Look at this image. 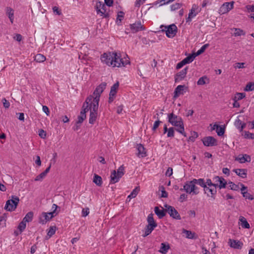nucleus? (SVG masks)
I'll list each match as a JSON object with an SVG mask.
<instances>
[{
    "mask_svg": "<svg viewBox=\"0 0 254 254\" xmlns=\"http://www.w3.org/2000/svg\"><path fill=\"white\" fill-rule=\"evenodd\" d=\"M99 101L95 102L93 96L90 95L87 97L84 102L81 111H97Z\"/></svg>",
    "mask_w": 254,
    "mask_h": 254,
    "instance_id": "obj_1",
    "label": "nucleus"
},
{
    "mask_svg": "<svg viewBox=\"0 0 254 254\" xmlns=\"http://www.w3.org/2000/svg\"><path fill=\"white\" fill-rule=\"evenodd\" d=\"M113 67H122L125 66L127 64H130V62L128 58H121L120 54H117L114 52V55L113 56Z\"/></svg>",
    "mask_w": 254,
    "mask_h": 254,
    "instance_id": "obj_2",
    "label": "nucleus"
},
{
    "mask_svg": "<svg viewBox=\"0 0 254 254\" xmlns=\"http://www.w3.org/2000/svg\"><path fill=\"white\" fill-rule=\"evenodd\" d=\"M125 168L124 165H121L116 171V170H113L112 171L110 178V184H114L116 183H118L120 179L124 176L125 174Z\"/></svg>",
    "mask_w": 254,
    "mask_h": 254,
    "instance_id": "obj_3",
    "label": "nucleus"
},
{
    "mask_svg": "<svg viewBox=\"0 0 254 254\" xmlns=\"http://www.w3.org/2000/svg\"><path fill=\"white\" fill-rule=\"evenodd\" d=\"M19 202V198L15 195H12L11 198L6 201L4 209L8 211H12L16 208Z\"/></svg>",
    "mask_w": 254,
    "mask_h": 254,
    "instance_id": "obj_4",
    "label": "nucleus"
},
{
    "mask_svg": "<svg viewBox=\"0 0 254 254\" xmlns=\"http://www.w3.org/2000/svg\"><path fill=\"white\" fill-rule=\"evenodd\" d=\"M164 207L166 208V211L170 217L176 220L181 219V217L179 212L173 206L165 204Z\"/></svg>",
    "mask_w": 254,
    "mask_h": 254,
    "instance_id": "obj_5",
    "label": "nucleus"
},
{
    "mask_svg": "<svg viewBox=\"0 0 254 254\" xmlns=\"http://www.w3.org/2000/svg\"><path fill=\"white\" fill-rule=\"evenodd\" d=\"M169 122L172 125L175 127H178L180 125L183 123L182 118L175 115L173 112L168 114Z\"/></svg>",
    "mask_w": 254,
    "mask_h": 254,
    "instance_id": "obj_6",
    "label": "nucleus"
},
{
    "mask_svg": "<svg viewBox=\"0 0 254 254\" xmlns=\"http://www.w3.org/2000/svg\"><path fill=\"white\" fill-rule=\"evenodd\" d=\"M147 225L145 226V230L152 232L153 230L157 227V224L155 222L152 213L149 214L147 218Z\"/></svg>",
    "mask_w": 254,
    "mask_h": 254,
    "instance_id": "obj_7",
    "label": "nucleus"
},
{
    "mask_svg": "<svg viewBox=\"0 0 254 254\" xmlns=\"http://www.w3.org/2000/svg\"><path fill=\"white\" fill-rule=\"evenodd\" d=\"M162 31H165L168 37L173 38L177 34V27L175 24H172L168 26H165V29H163Z\"/></svg>",
    "mask_w": 254,
    "mask_h": 254,
    "instance_id": "obj_8",
    "label": "nucleus"
},
{
    "mask_svg": "<svg viewBox=\"0 0 254 254\" xmlns=\"http://www.w3.org/2000/svg\"><path fill=\"white\" fill-rule=\"evenodd\" d=\"M106 85L107 83L104 82L97 86L93 92V97L95 98V102L100 100L101 94L106 88Z\"/></svg>",
    "mask_w": 254,
    "mask_h": 254,
    "instance_id": "obj_9",
    "label": "nucleus"
},
{
    "mask_svg": "<svg viewBox=\"0 0 254 254\" xmlns=\"http://www.w3.org/2000/svg\"><path fill=\"white\" fill-rule=\"evenodd\" d=\"M201 141L204 146L206 147L215 146L218 145L217 139L211 136L204 137Z\"/></svg>",
    "mask_w": 254,
    "mask_h": 254,
    "instance_id": "obj_10",
    "label": "nucleus"
},
{
    "mask_svg": "<svg viewBox=\"0 0 254 254\" xmlns=\"http://www.w3.org/2000/svg\"><path fill=\"white\" fill-rule=\"evenodd\" d=\"M185 190L186 192L189 194L196 195L199 193V189L196 185H188V184H185L183 189H181L180 190Z\"/></svg>",
    "mask_w": 254,
    "mask_h": 254,
    "instance_id": "obj_11",
    "label": "nucleus"
},
{
    "mask_svg": "<svg viewBox=\"0 0 254 254\" xmlns=\"http://www.w3.org/2000/svg\"><path fill=\"white\" fill-rule=\"evenodd\" d=\"M114 52H109L104 53L101 57L102 62L105 63L107 65L110 66L113 64V56Z\"/></svg>",
    "mask_w": 254,
    "mask_h": 254,
    "instance_id": "obj_12",
    "label": "nucleus"
},
{
    "mask_svg": "<svg viewBox=\"0 0 254 254\" xmlns=\"http://www.w3.org/2000/svg\"><path fill=\"white\" fill-rule=\"evenodd\" d=\"M234 1L225 2L220 7L219 13L220 14H225L228 12L234 7Z\"/></svg>",
    "mask_w": 254,
    "mask_h": 254,
    "instance_id": "obj_13",
    "label": "nucleus"
},
{
    "mask_svg": "<svg viewBox=\"0 0 254 254\" xmlns=\"http://www.w3.org/2000/svg\"><path fill=\"white\" fill-rule=\"evenodd\" d=\"M86 112H80V115L78 116L77 120L72 128L74 131H77L80 128L82 123L86 118Z\"/></svg>",
    "mask_w": 254,
    "mask_h": 254,
    "instance_id": "obj_14",
    "label": "nucleus"
},
{
    "mask_svg": "<svg viewBox=\"0 0 254 254\" xmlns=\"http://www.w3.org/2000/svg\"><path fill=\"white\" fill-rule=\"evenodd\" d=\"M55 216L54 215L49 214V212H42L39 217V223L44 225L46 223L52 219Z\"/></svg>",
    "mask_w": 254,
    "mask_h": 254,
    "instance_id": "obj_15",
    "label": "nucleus"
},
{
    "mask_svg": "<svg viewBox=\"0 0 254 254\" xmlns=\"http://www.w3.org/2000/svg\"><path fill=\"white\" fill-rule=\"evenodd\" d=\"M129 27L131 32L133 33L145 30L144 27L142 25L141 22L140 20L130 24Z\"/></svg>",
    "mask_w": 254,
    "mask_h": 254,
    "instance_id": "obj_16",
    "label": "nucleus"
},
{
    "mask_svg": "<svg viewBox=\"0 0 254 254\" xmlns=\"http://www.w3.org/2000/svg\"><path fill=\"white\" fill-rule=\"evenodd\" d=\"M211 126V130H215L217 135L219 136H223L225 133V127L223 125H219L215 123L213 126L212 124L210 125Z\"/></svg>",
    "mask_w": 254,
    "mask_h": 254,
    "instance_id": "obj_17",
    "label": "nucleus"
},
{
    "mask_svg": "<svg viewBox=\"0 0 254 254\" xmlns=\"http://www.w3.org/2000/svg\"><path fill=\"white\" fill-rule=\"evenodd\" d=\"M188 70V67L187 66L180 72L177 73L175 76V82H178L182 80L186 77Z\"/></svg>",
    "mask_w": 254,
    "mask_h": 254,
    "instance_id": "obj_18",
    "label": "nucleus"
},
{
    "mask_svg": "<svg viewBox=\"0 0 254 254\" xmlns=\"http://www.w3.org/2000/svg\"><path fill=\"white\" fill-rule=\"evenodd\" d=\"M204 193L209 197H211L213 199L215 198V194L217 193V190L215 188H212V187H205L203 188Z\"/></svg>",
    "mask_w": 254,
    "mask_h": 254,
    "instance_id": "obj_19",
    "label": "nucleus"
},
{
    "mask_svg": "<svg viewBox=\"0 0 254 254\" xmlns=\"http://www.w3.org/2000/svg\"><path fill=\"white\" fill-rule=\"evenodd\" d=\"M228 244L230 247L238 250L241 249L243 246L242 242L231 239H229Z\"/></svg>",
    "mask_w": 254,
    "mask_h": 254,
    "instance_id": "obj_20",
    "label": "nucleus"
},
{
    "mask_svg": "<svg viewBox=\"0 0 254 254\" xmlns=\"http://www.w3.org/2000/svg\"><path fill=\"white\" fill-rule=\"evenodd\" d=\"M136 148L137 150V155L139 157L144 158L147 156V153L144 146L141 144H136Z\"/></svg>",
    "mask_w": 254,
    "mask_h": 254,
    "instance_id": "obj_21",
    "label": "nucleus"
},
{
    "mask_svg": "<svg viewBox=\"0 0 254 254\" xmlns=\"http://www.w3.org/2000/svg\"><path fill=\"white\" fill-rule=\"evenodd\" d=\"M235 160L238 161L240 163H245V162H250L251 158L250 155L245 154L238 155Z\"/></svg>",
    "mask_w": 254,
    "mask_h": 254,
    "instance_id": "obj_22",
    "label": "nucleus"
},
{
    "mask_svg": "<svg viewBox=\"0 0 254 254\" xmlns=\"http://www.w3.org/2000/svg\"><path fill=\"white\" fill-rule=\"evenodd\" d=\"M241 117V116L238 117L237 119L236 120L234 123V125L238 129L242 131L244 129V128H245L246 124L243 123L242 120L240 119Z\"/></svg>",
    "mask_w": 254,
    "mask_h": 254,
    "instance_id": "obj_23",
    "label": "nucleus"
},
{
    "mask_svg": "<svg viewBox=\"0 0 254 254\" xmlns=\"http://www.w3.org/2000/svg\"><path fill=\"white\" fill-rule=\"evenodd\" d=\"M187 88V87H186L185 85H178L175 89L174 97H179L180 95H183L184 89Z\"/></svg>",
    "mask_w": 254,
    "mask_h": 254,
    "instance_id": "obj_24",
    "label": "nucleus"
},
{
    "mask_svg": "<svg viewBox=\"0 0 254 254\" xmlns=\"http://www.w3.org/2000/svg\"><path fill=\"white\" fill-rule=\"evenodd\" d=\"M233 172L242 178H247L248 171L246 169H236L233 170Z\"/></svg>",
    "mask_w": 254,
    "mask_h": 254,
    "instance_id": "obj_25",
    "label": "nucleus"
},
{
    "mask_svg": "<svg viewBox=\"0 0 254 254\" xmlns=\"http://www.w3.org/2000/svg\"><path fill=\"white\" fill-rule=\"evenodd\" d=\"M166 208L160 209L158 206H155L154 208V212L159 219L163 218L166 215Z\"/></svg>",
    "mask_w": 254,
    "mask_h": 254,
    "instance_id": "obj_26",
    "label": "nucleus"
},
{
    "mask_svg": "<svg viewBox=\"0 0 254 254\" xmlns=\"http://www.w3.org/2000/svg\"><path fill=\"white\" fill-rule=\"evenodd\" d=\"M214 179H217L219 182L218 188L221 190L226 188L227 183L226 181L222 177L219 176L214 177Z\"/></svg>",
    "mask_w": 254,
    "mask_h": 254,
    "instance_id": "obj_27",
    "label": "nucleus"
},
{
    "mask_svg": "<svg viewBox=\"0 0 254 254\" xmlns=\"http://www.w3.org/2000/svg\"><path fill=\"white\" fill-rule=\"evenodd\" d=\"M5 12L11 23H13L14 20V10L10 7H6Z\"/></svg>",
    "mask_w": 254,
    "mask_h": 254,
    "instance_id": "obj_28",
    "label": "nucleus"
},
{
    "mask_svg": "<svg viewBox=\"0 0 254 254\" xmlns=\"http://www.w3.org/2000/svg\"><path fill=\"white\" fill-rule=\"evenodd\" d=\"M93 182L97 186L100 187L102 185V179L100 176L95 174L93 176Z\"/></svg>",
    "mask_w": 254,
    "mask_h": 254,
    "instance_id": "obj_29",
    "label": "nucleus"
},
{
    "mask_svg": "<svg viewBox=\"0 0 254 254\" xmlns=\"http://www.w3.org/2000/svg\"><path fill=\"white\" fill-rule=\"evenodd\" d=\"M170 248V245L167 243H162L161 244V248L159 252L162 254H166Z\"/></svg>",
    "mask_w": 254,
    "mask_h": 254,
    "instance_id": "obj_30",
    "label": "nucleus"
},
{
    "mask_svg": "<svg viewBox=\"0 0 254 254\" xmlns=\"http://www.w3.org/2000/svg\"><path fill=\"white\" fill-rule=\"evenodd\" d=\"M139 190L140 189L139 187H136L133 190L130 194L128 195L127 197V200L128 199V201H130L131 199L135 197L138 193Z\"/></svg>",
    "mask_w": 254,
    "mask_h": 254,
    "instance_id": "obj_31",
    "label": "nucleus"
},
{
    "mask_svg": "<svg viewBox=\"0 0 254 254\" xmlns=\"http://www.w3.org/2000/svg\"><path fill=\"white\" fill-rule=\"evenodd\" d=\"M119 82L117 81L116 83L113 84V86L111 87V90L110 93L111 94L112 96H116L117 90L119 88Z\"/></svg>",
    "mask_w": 254,
    "mask_h": 254,
    "instance_id": "obj_32",
    "label": "nucleus"
},
{
    "mask_svg": "<svg viewBox=\"0 0 254 254\" xmlns=\"http://www.w3.org/2000/svg\"><path fill=\"white\" fill-rule=\"evenodd\" d=\"M239 220L241 221V225L243 228L246 229H249L250 228V224L245 217L241 216Z\"/></svg>",
    "mask_w": 254,
    "mask_h": 254,
    "instance_id": "obj_33",
    "label": "nucleus"
},
{
    "mask_svg": "<svg viewBox=\"0 0 254 254\" xmlns=\"http://www.w3.org/2000/svg\"><path fill=\"white\" fill-rule=\"evenodd\" d=\"M34 216V213L32 211L28 212L25 217L23 218V220L26 222H29L32 221Z\"/></svg>",
    "mask_w": 254,
    "mask_h": 254,
    "instance_id": "obj_34",
    "label": "nucleus"
},
{
    "mask_svg": "<svg viewBox=\"0 0 254 254\" xmlns=\"http://www.w3.org/2000/svg\"><path fill=\"white\" fill-rule=\"evenodd\" d=\"M98 112H90L89 123L90 124H94L96 120Z\"/></svg>",
    "mask_w": 254,
    "mask_h": 254,
    "instance_id": "obj_35",
    "label": "nucleus"
},
{
    "mask_svg": "<svg viewBox=\"0 0 254 254\" xmlns=\"http://www.w3.org/2000/svg\"><path fill=\"white\" fill-rule=\"evenodd\" d=\"M198 136V133L195 131H192L190 132V136L188 139V142H193L195 140V139Z\"/></svg>",
    "mask_w": 254,
    "mask_h": 254,
    "instance_id": "obj_36",
    "label": "nucleus"
},
{
    "mask_svg": "<svg viewBox=\"0 0 254 254\" xmlns=\"http://www.w3.org/2000/svg\"><path fill=\"white\" fill-rule=\"evenodd\" d=\"M6 213H4L0 216V226H1V227H4L6 226Z\"/></svg>",
    "mask_w": 254,
    "mask_h": 254,
    "instance_id": "obj_37",
    "label": "nucleus"
},
{
    "mask_svg": "<svg viewBox=\"0 0 254 254\" xmlns=\"http://www.w3.org/2000/svg\"><path fill=\"white\" fill-rule=\"evenodd\" d=\"M46 60V57L43 55L41 54H38L35 56L34 60L38 63H42Z\"/></svg>",
    "mask_w": 254,
    "mask_h": 254,
    "instance_id": "obj_38",
    "label": "nucleus"
},
{
    "mask_svg": "<svg viewBox=\"0 0 254 254\" xmlns=\"http://www.w3.org/2000/svg\"><path fill=\"white\" fill-rule=\"evenodd\" d=\"M209 44H205L204 45H203L200 49H199L196 53H194L195 55V56L197 57L201 54H202L206 48H207L209 47Z\"/></svg>",
    "mask_w": 254,
    "mask_h": 254,
    "instance_id": "obj_39",
    "label": "nucleus"
},
{
    "mask_svg": "<svg viewBox=\"0 0 254 254\" xmlns=\"http://www.w3.org/2000/svg\"><path fill=\"white\" fill-rule=\"evenodd\" d=\"M99 14H100V16L105 18H108L110 16L109 12L107 11V7L106 5L105 7L101 8V12H99Z\"/></svg>",
    "mask_w": 254,
    "mask_h": 254,
    "instance_id": "obj_40",
    "label": "nucleus"
},
{
    "mask_svg": "<svg viewBox=\"0 0 254 254\" xmlns=\"http://www.w3.org/2000/svg\"><path fill=\"white\" fill-rule=\"evenodd\" d=\"M245 91H252L254 90V82H250L247 83L244 88Z\"/></svg>",
    "mask_w": 254,
    "mask_h": 254,
    "instance_id": "obj_41",
    "label": "nucleus"
},
{
    "mask_svg": "<svg viewBox=\"0 0 254 254\" xmlns=\"http://www.w3.org/2000/svg\"><path fill=\"white\" fill-rule=\"evenodd\" d=\"M235 32L234 35L235 36H240L242 35H245L246 32L242 29L240 28H234Z\"/></svg>",
    "mask_w": 254,
    "mask_h": 254,
    "instance_id": "obj_42",
    "label": "nucleus"
},
{
    "mask_svg": "<svg viewBox=\"0 0 254 254\" xmlns=\"http://www.w3.org/2000/svg\"><path fill=\"white\" fill-rule=\"evenodd\" d=\"M102 7H105V3L100 1H97L96 5V9L98 14H99V12H101Z\"/></svg>",
    "mask_w": 254,
    "mask_h": 254,
    "instance_id": "obj_43",
    "label": "nucleus"
},
{
    "mask_svg": "<svg viewBox=\"0 0 254 254\" xmlns=\"http://www.w3.org/2000/svg\"><path fill=\"white\" fill-rule=\"evenodd\" d=\"M178 127H179V128L176 129V131L179 132L180 133L182 134L184 136L186 137L187 134L185 132L184 124H181V125L178 126Z\"/></svg>",
    "mask_w": 254,
    "mask_h": 254,
    "instance_id": "obj_44",
    "label": "nucleus"
},
{
    "mask_svg": "<svg viewBox=\"0 0 254 254\" xmlns=\"http://www.w3.org/2000/svg\"><path fill=\"white\" fill-rule=\"evenodd\" d=\"M58 208L60 209V207L58 206L56 204H53L52 207V209L53 211L51 212H49V214L54 215L55 216H56L59 213V211H57Z\"/></svg>",
    "mask_w": 254,
    "mask_h": 254,
    "instance_id": "obj_45",
    "label": "nucleus"
},
{
    "mask_svg": "<svg viewBox=\"0 0 254 254\" xmlns=\"http://www.w3.org/2000/svg\"><path fill=\"white\" fill-rule=\"evenodd\" d=\"M196 56L194 53L190 55L184 59L187 64L191 63Z\"/></svg>",
    "mask_w": 254,
    "mask_h": 254,
    "instance_id": "obj_46",
    "label": "nucleus"
},
{
    "mask_svg": "<svg viewBox=\"0 0 254 254\" xmlns=\"http://www.w3.org/2000/svg\"><path fill=\"white\" fill-rule=\"evenodd\" d=\"M57 227L56 226H51L49 228V230L47 233V235L49 236V237H52L54 235L56 231Z\"/></svg>",
    "mask_w": 254,
    "mask_h": 254,
    "instance_id": "obj_47",
    "label": "nucleus"
},
{
    "mask_svg": "<svg viewBox=\"0 0 254 254\" xmlns=\"http://www.w3.org/2000/svg\"><path fill=\"white\" fill-rule=\"evenodd\" d=\"M209 80L208 78L206 76H203L199 78L197 82V84L198 85H202L206 83L205 80Z\"/></svg>",
    "mask_w": 254,
    "mask_h": 254,
    "instance_id": "obj_48",
    "label": "nucleus"
},
{
    "mask_svg": "<svg viewBox=\"0 0 254 254\" xmlns=\"http://www.w3.org/2000/svg\"><path fill=\"white\" fill-rule=\"evenodd\" d=\"M229 185L228 188L233 190L237 191L239 190V186L238 185L235 184L234 183L230 181L228 183Z\"/></svg>",
    "mask_w": 254,
    "mask_h": 254,
    "instance_id": "obj_49",
    "label": "nucleus"
},
{
    "mask_svg": "<svg viewBox=\"0 0 254 254\" xmlns=\"http://www.w3.org/2000/svg\"><path fill=\"white\" fill-rule=\"evenodd\" d=\"M246 96L245 93H237L233 98V100H236L237 101L240 100Z\"/></svg>",
    "mask_w": 254,
    "mask_h": 254,
    "instance_id": "obj_50",
    "label": "nucleus"
},
{
    "mask_svg": "<svg viewBox=\"0 0 254 254\" xmlns=\"http://www.w3.org/2000/svg\"><path fill=\"white\" fill-rule=\"evenodd\" d=\"M26 227V223L22 220L18 226V229L20 231V233H22L25 230Z\"/></svg>",
    "mask_w": 254,
    "mask_h": 254,
    "instance_id": "obj_51",
    "label": "nucleus"
},
{
    "mask_svg": "<svg viewBox=\"0 0 254 254\" xmlns=\"http://www.w3.org/2000/svg\"><path fill=\"white\" fill-rule=\"evenodd\" d=\"M159 190L161 191V197L167 198L168 195V192L165 190L163 186L159 187Z\"/></svg>",
    "mask_w": 254,
    "mask_h": 254,
    "instance_id": "obj_52",
    "label": "nucleus"
},
{
    "mask_svg": "<svg viewBox=\"0 0 254 254\" xmlns=\"http://www.w3.org/2000/svg\"><path fill=\"white\" fill-rule=\"evenodd\" d=\"M183 233L186 234L187 238L191 239L194 238V233H192L190 231L184 229Z\"/></svg>",
    "mask_w": 254,
    "mask_h": 254,
    "instance_id": "obj_53",
    "label": "nucleus"
},
{
    "mask_svg": "<svg viewBox=\"0 0 254 254\" xmlns=\"http://www.w3.org/2000/svg\"><path fill=\"white\" fill-rule=\"evenodd\" d=\"M245 138L249 139H254V133H251L248 131H245L244 132Z\"/></svg>",
    "mask_w": 254,
    "mask_h": 254,
    "instance_id": "obj_54",
    "label": "nucleus"
},
{
    "mask_svg": "<svg viewBox=\"0 0 254 254\" xmlns=\"http://www.w3.org/2000/svg\"><path fill=\"white\" fill-rule=\"evenodd\" d=\"M243 196L245 197L246 199H248L249 200H252L254 199V197L253 195L251 194L250 193L248 192H244L242 193Z\"/></svg>",
    "mask_w": 254,
    "mask_h": 254,
    "instance_id": "obj_55",
    "label": "nucleus"
},
{
    "mask_svg": "<svg viewBox=\"0 0 254 254\" xmlns=\"http://www.w3.org/2000/svg\"><path fill=\"white\" fill-rule=\"evenodd\" d=\"M182 4L180 3H175L171 5V9L172 11H174L181 8Z\"/></svg>",
    "mask_w": 254,
    "mask_h": 254,
    "instance_id": "obj_56",
    "label": "nucleus"
},
{
    "mask_svg": "<svg viewBox=\"0 0 254 254\" xmlns=\"http://www.w3.org/2000/svg\"><path fill=\"white\" fill-rule=\"evenodd\" d=\"M46 175L43 173H41L38 175L34 179L35 181H42L44 178H45Z\"/></svg>",
    "mask_w": 254,
    "mask_h": 254,
    "instance_id": "obj_57",
    "label": "nucleus"
},
{
    "mask_svg": "<svg viewBox=\"0 0 254 254\" xmlns=\"http://www.w3.org/2000/svg\"><path fill=\"white\" fill-rule=\"evenodd\" d=\"M90 212V210L88 207H86L85 208H82V212H81V216L82 217H86L87 216Z\"/></svg>",
    "mask_w": 254,
    "mask_h": 254,
    "instance_id": "obj_58",
    "label": "nucleus"
},
{
    "mask_svg": "<svg viewBox=\"0 0 254 254\" xmlns=\"http://www.w3.org/2000/svg\"><path fill=\"white\" fill-rule=\"evenodd\" d=\"M38 134L39 136L43 139H45L46 137V131L43 129H40L38 131Z\"/></svg>",
    "mask_w": 254,
    "mask_h": 254,
    "instance_id": "obj_59",
    "label": "nucleus"
},
{
    "mask_svg": "<svg viewBox=\"0 0 254 254\" xmlns=\"http://www.w3.org/2000/svg\"><path fill=\"white\" fill-rule=\"evenodd\" d=\"M124 16V12L123 11H119L117 15V22L118 23V21H120V23L122 21V18H123ZM118 25H119V23H118Z\"/></svg>",
    "mask_w": 254,
    "mask_h": 254,
    "instance_id": "obj_60",
    "label": "nucleus"
},
{
    "mask_svg": "<svg viewBox=\"0 0 254 254\" xmlns=\"http://www.w3.org/2000/svg\"><path fill=\"white\" fill-rule=\"evenodd\" d=\"M175 132L174 129L173 127H170L167 132L168 137H173L174 136Z\"/></svg>",
    "mask_w": 254,
    "mask_h": 254,
    "instance_id": "obj_61",
    "label": "nucleus"
},
{
    "mask_svg": "<svg viewBox=\"0 0 254 254\" xmlns=\"http://www.w3.org/2000/svg\"><path fill=\"white\" fill-rule=\"evenodd\" d=\"M2 102L3 106L4 107V108L5 109H8L9 107L10 103L5 98H3L2 99Z\"/></svg>",
    "mask_w": 254,
    "mask_h": 254,
    "instance_id": "obj_62",
    "label": "nucleus"
},
{
    "mask_svg": "<svg viewBox=\"0 0 254 254\" xmlns=\"http://www.w3.org/2000/svg\"><path fill=\"white\" fill-rule=\"evenodd\" d=\"M53 12L57 15H60L62 14L61 10L56 6H55L53 7Z\"/></svg>",
    "mask_w": 254,
    "mask_h": 254,
    "instance_id": "obj_63",
    "label": "nucleus"
},
{
    "mask_svg": "<svg viewBox=\"0 0 254 254\" xmlns=\"http://www.w3.org/2000/svg\"><path fill=\"white\" fill-rule=\"evenodd\" d=\"M205 183H204V179H197V185L200 186L202 188H204L205 187Z\"/></svg>",
    "mask_w": 254,
    "mask_h": 254,
    "instance_id": "obj_64",
    "label": "nucleus"
}]
</instances>
